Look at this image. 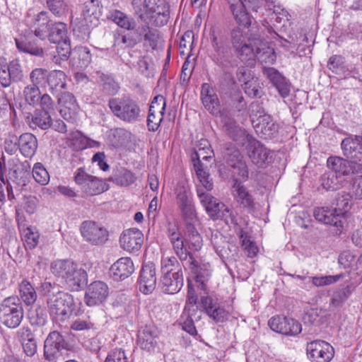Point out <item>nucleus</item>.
<instances>
[{
	"mask_svg": "<svg viewBox=\"0 0 362 362\" xmlns=\"http://www.w3.org/2000/svg\"><path fill=\"white\" fill-rule=\"evenodd\" d=\"M88 281V275L82 268L75 264L74 269L64 280V283L72 291H78Z\"/></svg>",
	"mask_w": 362,
	"mask_h": 362,
	"instance_id": "c756f323",
	"label": "nucleus"
},
{
	"mask_svg": "<svg viewBox=\"0 0 362 362\" xmlns=\"http://www.w3.org/2000/svg\"><path fill=\"white\" fill-rule=\"evenodd\" d=\"M327 166L338 175H349L362 170L355 160H327Z\"/></svg>",
	"mask_w": 362,
	"mask_h": 362,
	"instance_id": "393cba45",
	"label": "nucleus"
},
{
	"mask_svg": "<svg viewBox=\"0 0 362 362\" xmlns=\"http://www.w3.org/2000/svg\"><path fill=\"white\" fill-rule=\"evenodd\" d=\"M252 125L256 133L264 139L274 138L279 129V125L270 115H261L258 119L253 120Z\"/></svg>",
	"mask_w": 362,
	"mask_h": 362,
	"instance_id": "a211bd4d",
	"label": "nucleus"
},
{
	"mask_svg": "<svg viewBox=\"0 0 362 362\" xmlns=\"http://www.w3.org/2000/svg\"><path fill=\"white\" fill-rule=\"evenodd\" d=\"M306 351L312 362H329L334 356L333 346L323 340H314L308 343Z\"/></svg>",
	"mask_w": 362,
	"mask_h": 362,
	"instance_id": "f8f14e48",
	"label": "nucleus"
},
{
	"mask_svg": "<svg viewBox=\"0 0 362 362\" xmlns=\"http://www.w3.org/2000/svg\"><path fill=\"white\" fill-rule=\"evenodd\" d=\"M25 119L26 123L33 129L40 128L42 130H47L52 124L51 113L39 109L35 110L33 113H28Z\"/></svg>",
	"mask_w": 362,
	"mask_h": 362,
	"instance_id": "4be33fe9",
	"label": "nucleus"
},
{
	"mask_svg": "<svg viewBox=\"0 0 362 362\" xmlns=\"http://www.w3.org/2000/svg\"><path fill=\"white\" fill-rule=\"evenodd\" d=\"M23 96L30 105L35 106L39 103L41 92L39 87L28 85L24 88Z\"/></svg>",
	"mask_w": 362,
	"mask_h": 362,
	"instance_id": "864d4df0",
	"label": "nucleus"
},
{
	"mask_svg": "<svg viewBox=\"0 0 362 362\" xmlns=\"http://www.w3.org/2000/svg\"><path fill=\"white\" fill-rule=\"evenodd\" d=\"M46 2L49 11L57 16H61L66 11L67 6L64 0H47Z\"/></svg>",
	"mask_w": 362,
	"mask_h": 362,
	"instance_id": "69168bd1",
	"label": "nucleus"
},
{
	"mask_svg": "<svg viewBox=\"0 0 362 362\" xmlns=\"http://www.w3.org/2000/svg\"><path fill=\"white\" fill-rule=\"evenodd\" d=\"M233 168V173L238 177L235 179L233 185V195L235 200L248 211H254L255 204L254 199L247 189L239 181H245L248 177V171L245 160H228Z\"/></svg>",
	"mask_w": 362,
	"mask_h": 362,
	"instance_id": "20e7f679",
	"label": "nucleus"
},
{
	"mask_svg": "<svg viewBox=\"0 0 362 362\" xmlns=\"http://www.w3.org/2000/svg\"><path fill=\"white\" fill-rule=\"evenodd\" d=\"M50 315L59 320H64L71 314L74 300L72 296L58 292L52 296L47 301Z\"/></svg>",
	"mask_w": 362,
	"mask_h": 362,
	"instance_id": "6e6552de",
	"label": "nucleus"
},
{
	"mask_svg": "<svg viewBox=\"0 0 362 362\" xmlns=\"http://www.w3.org/2000/svg\"><path fill=\"white\" fill-rule=\"evenodd\" d=\"M189 268L194 275L197 286L205 291L206 283L211 276V266L209 263H202L190 257Z\"/></svg>",
	"mask_w": 362,
	"mask_h": 362,
	"instance_id": "412c9836",
	"label": "nucleus"
},
{
	"mask_svg": "<svg viewBox=\"0 0 362 362\" xmlns=\"http://www.w3.org/2000/svg\"><path fill=\"white\" fill-rule=\"evenodd\" d=\"M197 193L201 204L211 218L215 220L230 218L233 220V216L231 210L223 203L219 202L211 194L205 192L202 187H197Z\"/></svg>",
	"mask_w": 362,
	"mask_h": 362,
	"instance_id": "0eeeda50",
	"label": "nucleus"
},
{
	"mask_svg": "<svg viewBox=\"0 0 362 362\" xmlns=\"http://www.w3.org/2000/svg\"><path fill=\"white\" fill-rule=\"evenodd\" d=\"M68 350V344L62 335L57 331L51 332L47 336L44 345V356L49 362H57Z\"/></svg>",
	"mask_w": 362,
	"mask_h": 362,
	"instance_id": "9d476101",
	"label": "nucleus"
},
{
	"mask_svg": "<svg viewBox=\"0 0 362 362\" xmlns=\"http://www.w3.org/2000/svg\"><path fill=\"white\" fill-rule=\"evenodd\" d=\"M75 263L68 259H58L54 261L50 266L52 273L61 278L64 281L73 271Z\"/></svg>",
	"mask_w": 362,
	"mask_h": 362,
	"instance_id": "4c0bfd02",
	"label": "nucleus"
},
{
	"mask_svg": "<svg viewBox=\"0 0 362 362\" xmlns=\"http://www.w3.org/2000/svg\"><path fill=\"white\" fill-rule=\"evenodd\" d=\"M134 271V264L129 257L119 259L110 267L111 274L117 280L128 277Z\"/></svg>",
	"mask_w": 362,
	"mask_h": 362,
	"instance_id": "cd10ccee",
	"label": "nucleus"
},
{
	"mask_svg": "<svg viewBox=\"0 0 362 362\" xmlns=\"http://www.w3.org/2000/svg\"><path fill=\"white\" fill-rule=\"evenodd\" d=\"M49 72L46 69L35 68L30 74V81L32 86H45L47 81Z\"/></svg>",
	"mask_w": 362,
	"mask_h": 362,
	"instance_id": "5fc2aeb1",
	"label": "nucleus"
},
{
	"mask_svg": "<svg viewBox=\"0 0 362 362\" xmlns=\"http://www.w3.org/2000/svg\"><path fill=\"white\" fill-rule=\"evenodd\" d=\"M160 331L153 325H146L141 328L137 335V344L144 350L149 352L160 351L162 341Z\"/></svg>",
	"mask_w": 362,
	"mask_h": 362,
	"instance_id": "9b49d317",
	"label": "nucleus"
},
{
	"mask_svg": "<svg viewBox=\"0 0 362 362\" xmlns=\"http://www.w3.org/2000/svg\"><path fill=\"white\" fill-rule=\"evenodd\" d=\"M37 148L36 137L30 134L25 133L20 136L18 139V149L24 157L31 158Z\"/></svg>",
	"mask_w": 362,
	"mask_h": 362,
	"instance_id": "2f4dec72",
	"label": "nucleus"
},
{
	"mask_svg": "<svg viewBox=\"0 0 362 362\" xmlns=\"http://www.w3.org/2000/svg\"><path fill=\"white\" fill-rule=\"evenodd\" d=\"M165 110H160V107L150 105L147 118V126L149 131L155 132L163 121Z\"/></svg>",
	"mask_w": 362,
	"mask_h": 362,
	"instance_id": "a18cd8bd",
	"label": "nucleus"
},
{
	"mask_svg": "<svg viewBox=\"0 0 362 362\" xmlns=\"http://www.w3.org/2000/svg\"><path fill=\"white\" fill-rule=\"evenodd\" d=\"M247 151L250 158H272L277 156L275 152L270 151L257 141L251 143L247 148Z\"/></svg>",
	"mask_w": 362,
	"mask_h": 362,
	"instance_id": "a19ab883",
	"label": "nucleus"
},
{
	"mask_svg": "<svg viewBox=\"0 0 362 362\" xmlns=\"http://www.w3.org/2000/svg\"><path fill=\"white\" fill-rule=\"evenodd\" d=\"M313 214L315 219L319 222L333 226L336 228L337 233H341L344 221L342 219H339L334 209L329 207H318L315 209Z\"/></svg>",
	"mask_w": 362,
	"mask_h": 362,
	"instance_id": "6ab92c4d",
	"label": "nucleus"
},
{
	"mask_svg": "<svg viewBox=\"0 0 362 362\" xmlns=\"http://www.w3.org/2000/svg\"><path fill=\"white\" fill-rule=\"evenodd\" d=\"M151 26V24L144 23L138 28V32L139 36L143 37L144 45L156 49L160 39V32Z\"/></svg>",
	"mask_w": 362,
	"mask_h": 362,
	"instance_id": "7c9ffc66",
	"label": "nucleus"
},
{
	"mask_svg": "<svg viewBox=\"0 0 362 362\" xmlns=\"http://www.w3.org/2000/svg\"><path fill=\"white\" fill-rule=\"evenodd\" d=\"M111 113L119 120L133 124L140 120L141 110L139 103L128 96L112 97L107 100Z\"/></svg>",
	"mask_w": 362,
	"mask_h": 362,
	"instance_id": "39448f33",
	"label": "nucleus"
},
{
	"mask_svg": "<svg viewBox=\"0 0 362 362\" xmlns=\"http://www.w3.org/2000/svg\"><path fill=\"white\" fill-rule=\"evenodd\" d=\"M156 281L155 265L153 263L144 264L139 280L140 291L144 294L152 293L156 288Z\"/></svg>",
	"mask_w": 362,
	"mask_h": 362,
	"instance_id": "aec40b11",
	"label": "nucleus"
},
{
	"mask_svg": "<svg viewBox=\"0 0 362 362\" xmlns=\"http://www.w3.org/2000/svg\"><path fill=\"white\" fill-rule=\"evenodd\" d=\"M237 57L243 62L252 66L257 58V47L255 48L251 40L234 50Z\"/></svg>",
	"mask_w": 362,
	"mask_h": 362,
	"instance_id": "58836bf2",
	"label": "nucleus"
},
{
	"mask_svg": "<svg viewBox=\"0 0 362 362\" xmlns=\"http://www.w3.org/2000/svg\"><path fill=\"white\" fill-rule=\"evenodd\" d=\"M168 235L177 255L180 258L186 257L187 253V245L182 239V233L177 223H169Z\"/></svg>",
	"mask_w": 362,
	"mask_h": 362,
	"instance_id": "5701e85b",
	"label": "nucleus"
},
{
	"mask_svg": "<svg viewBox=\"0 0 362 362\" xmlns=\"http://www.w3.org/2000/svg\"><path fill=\"white\" fill-rule=\"evenodd\" d=\"M7 70L12 82H18L22 80L23 77V70L17 60L11 62L7 65Z\"/></svg>",
	"mask_w": 362,
	"mask_h": 362,
	"instance_id": "0e129e2a",
	"label": "nucleus"
},
{
	"mask_svg": "<svg viewBox=\"0 0 362 362\" xmlns=\"http://www.w3.org/2000/svg\"><path fill=\"white\" fill-rule=\"evenodd\" d=\"M121 248L129 253H137L144 243L143 233L135 228H128L121 233L119 240Z\"/></svg>",
	"mask_w": 362,
	"mask_h": 362,
	"instance_id": "4468645a",
	"label": "nucleus"
},
{
	"mask_svg": "<svg viewBox=\"0 0 362 362\" xmlns=\"http://www.w3.org/2000/svg\"><path fill=\"white\" fill-rule=\"evenodd\" d=\"M256 59H258L261 64H272L276 61L275 52L269 47L262 49L257 47Z\"/></svg>",
	"mask_w": 362,
	"mask_h": 362,
	"instance_id": "bf43d9fd",
	"label": "nucleus"
},
{
	"mask_svg": "<svg viewBox=\"0 0 362 362\" xmlns=\"http://www.w3.org/2000/svg\"><path fill=\"white\" fill-rule=\"evenodd\" d=\"M182 273V268L176 257L163 256L161 259V272L163 275H169L175 273Z\"/></svg>",
	"mask_w": 362,
	"mask_h": 362,
	"instance_id": "8fccbe9b",
	"label": "nucleus"
},
{
	"mask_svg": "<svg viewBox=\"0 0 362 362\" xmlns=\"http://www.w3.org/2000/svg\"><path fill=\"white\" fill-rule=\"evenodd\" d=\"M22 340V345L25 354L28 356H33L37 352V343L34 335L28 327H22L18 331Z\"/></svg>",
	"mask_w": 362,
	"mask_h": 362,
	"instance_id": "c9c22d12",
	"label": "nucleus"
},
{
	"mask_svg": "<svg viewBox=\"0 0 362 362\" xmlns=\"http://www.w3.org/2000/svg\"><path fill=\"white\" fill-rule=\"evenodd\" d=\"M83 238L93 245H100L108 238L107 230L93 221H84L81 226Z\"/></svg>",
	"mask_w": 362,
	"mask_h": 362,
	"instance_id": "ddd939ff",
	"label": "nucleus"
},
{
	"mask_svg": "<svg viewBox=\"0 0 362 362\" xmlns=\"http://www.w3.org/2000/svg\"><path fill=\"white\" fill-rule=\"evenodd\" d=\"M341 148L347 158H362V148L356 136L354 138H345L341 142Z\"/></svg>",
	"mask_w": 362,
	"mask_h": 362,
	"instance_id": "e433bc0d",
	"label": "nucleus"
},
{
	"mask_svg": "<svg viewBox=\"0 0 362 362\" xmlns=\"http://www.w3.org/2000/svg\"><path fill=\"white\" fill-rule=\"evenodd\" d=\"M110 18L118 26L125 30H132L135 28L136 23L134 19L119 10L111 12Z\"/></svg>",
	"mask_w": 362,
	"mask_h": 362,
	"instance_id": "c03bdc74",
	"label": "nucleus"
},
{
	"mask_svg": "<svg viewBox=\"0 0 362 362\" xmlns=\"http://www.w3.org/2000/svg\"><path fill=\"white\" fill-rule=\"evenodd\" d=\"M193 314L190 312H187V308L184 309V311L180 317V324L182 325V329L188 332L189 334L194 336L197 335V331L194 325V320L192 319Z\"/></svg>",
	"mask_w": 362,
	"mask_h": 362,
	"instance_id": "6e6d98bb",
	"label": "nucleus"
},
{
	"mask_svg": "<svg viewBox=\"0 0 362 362\" xmlns=\"http://www.w3.org/2000/svg\"><path fill=\"white\" fill-rule=\"evenodd\" d=\"M321 185L326 190H337L340 187L338 175L335 173H325L321 177Z\"/></svg>",
	"mask_w": 362,
	"mask_h": 362,
	"instance_id": "052dcab7",
	"label": "nucleus"
},
{
	"mask_svg": "<svg viewBox=\"0 0 362 362\" xmlns=\"http://www.w3.org/2000/svg\"><path fill=\"white\" fill-rule=\"evenodd\" d=\"M15 42L17 49L22 52L30 54L33 56L42 57L44 49L37 45L35 40H30L27 37L16 38Z\"/></svg>",
	"mask_w": 362,
	"mask_h": 362,
	"instance_id": "473e14b6",
	"label": "nucleus"
},
{
	"mask_svg": "<svg viewBox=\"0 0 362 362\" xmlns=\"http://www.w3.org/2000/svg\"><path fill=\"white\" fill-rule=\"evenodd\" d=\"M160 282L163 292L168 294L176 293L183 286V274L175 271L173 274L163 275Z\"/></svg>",
	"mask_w": 362,
	"mask_h": 362,
	"instance_id": "c85d7f7f",
	"label": "nucleus"
},
{
	"mask_svg": "<svg viewBox=\"0 0 362 362\" xmlns=\"http://www.w3.org/2000/svg\"><path fill=\"white\" fill-rule=\"evenodd\" d=\"M344 276V275L342 274L322 276H313L312 277V283L317 287H322L333 284L342 279Z\"/></svg>",
	"mask_w": 362,
	"mask_h": 362,
	"instance_id": "13d9d810",
	"label": "nucleus"
},
{
	"mask_svg": "<svg viewBox=\"0 0 362 362\" xmlns=\"http://www.w3.org/2000/svg\"><path fill=\"white\" fill-rule=\"evenodd\" d=\"M185 243L189 250L193 251L199 250L203 246V240L200 234L194 228V225L187 226Z\"/></svg>",
	"mask_w": 362,
	"mask_h": 362,
	"instance_id": "37998d69",
	"label": "nucleus"
},
{
	"mask_svg": "<svg viewBox=\"0 0 362 362\" xmlns=\"http://www.w3.org/2000/svg\"><path fill=\"white\" fill-rule=\"evenodd\" d=\"M75 182L81 186L83 192L87 196L98 195L109 189V185L106 182L87 174L81 168L77 170L75 175Z\"/></svg>",
	"mask_w": 362,
	"mask_h": 362,
	"instance_id": "1a4fd4ad",
	"label": "nucleus"
},
{
	"mask_svg": "<svg viewBox=\"0 0 362 362\" xmlns=\"http://www.w3.org/2000/svg\"><path fill=\"white\" fill-rule=\"evenodd\" d=\"M212 58L217 65L225 69L233 68L237 66L236 61L230 53L228 46L214 50Z\"/></svg>",
	"mask_w": 362,
	"mask_h": 362,
	"instance_id": "f704fd0d",
	"label": "nucleus"
},
{
	"mask_svg": "<svg viewBox=\"0 0 362 362\" xmlns=\"http://www.w3.org/2000/svg\"><path fill=\"white\" fill-rule=\"evenodd\" d=\"M337 206L333 208L339 219L345 221V216L351 207V202L349 195L342 194L337 199Z\"/></svg>",
	"mask_w": 362,
	"mask_h": 362,
	"instance_id": "603ef678",
	"label": "nucleus"
},
{
	"mask_svg": "<svg viewBox=\"0 0 362 362\" xmlns=\"http://www.w3.org/2000/svg\"><path fill=\"white\" fill-rule=\"evenodd\" d=\"M100 1L99 0H88L83 4L82 13L84 18L86 19L87 18L94 16L96 18L95 16L97 15V12L99 8Z\"/></svg>",
	"mask_w": 362,
	"mask_h": 362,
	"instance_id": "338daca9",
	"label": "nucleus"
},
{
	"mask_svg": "<svg viewBox=\"0 0 362 362\" xmlns=\"http://www.w3.org/2000/svg\"><path fill=\"white\" fill-rule=\"evenodd\" d=\"M268 325L274 332L285 335L295 336L302 331V327L297 320L281 316H274L268 322Z\"/></svg>",
	"mask_w": 362,
	"mask_h": 362,
	"instance_id": "2eb2a0df",
	"label": "nucleus"
},
{
	"mask_svg": "<svg viewBox=\"0 0 362 362\" xmlns=\"http://www.w3.org/2000/svg\"><path fill=\"white\" fill-rule=\"evenodd\" d=\"M200 95L205 109L214 116H220L228 134L236 140V136L241 134L243 130L234 119L230 117L223 110H221V103L215 88L208 83H204L201 87Z\"/></svg>",
	"mask_w": 362,
	"mask_h": 362,
	"instance_id": "f03ea898",
	"label": "nucleus"
},
{
	"mask_svg": "<svg viewBox=\"0 0 362 362\" xmlns=\"http://www.w3.org/2000/svg\"><path fill=\"white\" fill-rule=\"evenodd\" d=\"M109 289L107 285L101 281H95L88 286L84 300L88 306L101 304L107 297Z\"/></svg>",
	"mask_w": 362,
	"mask_h": 362,
	"instance_id": "f3484780",
	"label": "nucleus"
},
{
	"mask_svg": "<svg viewBox=\"0 0 362 362\" xmlns=\"http://www.w3.org/2000/svg\"><path fill=\"white\" fill-rule=\"evenodd\" d=\"M73 66L81 69H86L91 62V54L86 47H76L72 51Z\"/></svg>",
	"mask_w": 362,
	"mask_h": 362,
	"instance_id": "72a5a7b5",
	"label": "nucleus"
},
{
	"mask_svg": "<svg viewBox=\"0 0 362 362\" xmlns=\"http://www.w3.org/2000/svg\"><path fill=\"white\" fill-rule=\"evenodd\" d=\"M214 153L207 139H201L190 151V158H212Z\"/></svg>",
	"mask_w": 362,
	"mask_h": 362,
	"instance_id": "ea45409f",
	"label": "nucleus"
},
{
	"mask_svg": "<svg viewBox=\"0 0 362 362\" xmlns=\"http://www.w3.org/2000/svg\"><path fill=\"white\" fill-rule=\"evenodd\" d=\"M46 85L52 95H59L66 88V75L61 70H52L49 72Z\"/></svg>",
	"mask_w": 362,
	"mask_h": 362,
	"instance_id": "bb28decb",
	"label": "nucleus"
},
{
	"mask_svg": "<svg viewBox=\"0 0 362 362\" xmlns=\"http://www.w3.org/2000/svg\"><path fill=\"white\" fill-rule=\"evenodd\" d=\"M134 13L144 23L160 28L170 18V5L166 0H132Z\"/></svg>",
	"mask_w": 362,
	"mask_h": 362,
	"instance_id": "f257e3e1",
	"label": "nucleus"
},
{
	"mask_svg": "<svg viewBox=\"0 0 362 362\" xmlns=\"http://www.w3.org/2000/svg\"><path fill=\"white\" fill-rule=\"evenodd\" d=\"M57 51L60 59L63 61L67 60L71 53V42L70 39L66 38L60 42H57Z\"/></svg>",
	"mask_w": 362,
	"mask_h": 362,
	"instance_id": "774afa93",
	"label": "nucleus"
},
{
	"mask_svg": "<svg viewBox=\"0 0 362 362\" xmlns=\"http://www.w3.org/2000/svg\"><path fill=\"white\" fill-rule=\"evenodd\" d=\"M33 176L35 180L42 185H47L49 181V173L40 163L34 165Z\"/></svg>",
	"mask_w": 362,
	"mask_h": 362,
	"instance_id": "4d7b16f0",
	"label": "nucleus"
},
{
	"mask_svg": "<svg viewBox=\"0 0 362 362\" xmlns=\"http://www.w3.org/2000/svg\"><path fill=\"white\" fill-rule=\"evenodd\" d=\"M0 316L6 327H17L23 317L20 299L16 296H10L4 299L0 306Z\"/></svg>",
	"mask_w": 362,
	"mask_h": 362,
	"instance_id": "423d86ee",
	"label": "nucleus"
},
{
	"mask_svg": "<svg viewBox=\"0 0 362 362\" xmlns=\"http://www.w3.org/2000/svg\"><path fill=\"white\" fill-rule=\"evenodd\" d=\"M210 40L214 50L228 47L226 37L219 30L211 29L210 30Z\"/></svg>",
	"mask_w": 362,
	"mask_h": 362,
	"instance_id": "e2e57ef3",
	"label": "nucleus"
},
{
	"mask_svg": "<svg viewBox=\"0 0 362 362\" xmlns=\"http://www.w3.org/2000/svg\"><path fill=\"white\" fill-rule=\"evenodd\" d=\"M230 40L234 50L250 41L247 33L240 27L233 28L230 33Z\"/></svg>",
	"mask_w": 362,
	"mask_h": 362,
	"instance_id": "3c124183",
	"label": "nucleus"
},
{
	"mask_svg": "<svg viewBox=\"0 0 362 362\" xmlns=\"http://www.w3.org/2000/svg\"><path fill=\"white\" fill-rule=\"evenodd\" d=\"M19 292L21 299L25 304L31 305L35 302L37 298L36 292L28 281H22L19 285Z\"/></svg>",
	"mask_w": 362,
	"mask_h": 362,
	"instance_id": "de8ad7c7",
	"label": "nucleus"
},
{
	"mask_svg": "<svg viewBox=\"0 0 362 362\" xmlns=\"http://www.w3.org/2000/svg\"><path fill=\"white\" fill-rule=\"evenodd\" d=\"M99 80L102 83V91L107 95H115L119 90V85L110 76L103 73H98Z\"/></svg>",
	"mask_w": 362,
	"mask_h": 362,
	"instance_id": "49530a36",
	"label": "nucleus"
},
{
	"mask_svg": "<svg viewBox=\"0 0 362 362\" xmlns=\"http://www.w3.org/2000/svg\"><path fill=\"white\" fill-rule=\"evenodd\" d=\"M360 261V258L357 259L356 255L351 251H344L341 252L338 259L339 264L343 266L344 268H349L354 266H357L358 262Z\"/></svg>",
	"mask_w": 362,
	"mask_h": 362,
	"instance_id": "680f3d73",
	"label": "nucleus"
},
{
	"mask_svg": "<svg viewBox=\"0 0 362 362\" xmlns=\"http://www.w3.org/2000/svg\"><path fill=\"white\" fill-rule=\"evenodd\" d=\"M263 74L276 87L283 98H286L289 95L290 85L277 70L272 67H264Z\"/></svg>",
	"mask_w": 362,
	"mask_h": 362,
	"instance_id": "a878e982",
	"label": "nucleus"
},
{
	"mask_svg": "<svg viewBox=\"0 0 362 362\" xmlns=\"http://www.w3.org/2000/svg\"><path fill=\"white\" fill-rule=\"evenodd\" d=\"M230 10L234 20L239 26L248 28L252 24V16L247 12L245 3L242 1H228Z\"/></svg>",
	"mask_w": 362,
	"mask_h": 362,
	"instance_id": "b1692460",
	"label": "nucleus"
},
{
	"mask_svg": "<svg viewBox=\"0 0 362 362\" xmlns=\"http://www.w3.org/2000/svg\"><path fill=\"white\" fill-rule=\"evenodd\" d=\"M34 26L35 36L42 40L47 39L51 43H57L69 38L66 24L52 21L45 11L37 15Z\"/></svg>",
	"mask_w": 362,
	"mask_h": 362,
	"instance_id": "7ed1b4c3",
	"label": "nucleus"
},
{
	"mask_svg": "<svg viewBox=\"0 0 362 362\" xmlns=\"http://www.w3.org/2000/svg\"><path fill=\"white\" fill-rule=\"evenodd\" d=\"M18 227L26 247L30 250L35 248L39 243L40 238L37 230L32 227L24 228V226L19 221Z\"/></svg>",
	"mask_w": 362,
	"mask_h": 362,
	"instance_id": "79ce46f5",
	"label": "nucleus"
},
{
	"mask_svg": "<svg viewBox=\"0 0 362 362\" xmlns=\"http://www.w3.org/2000/svg\"><path fill=\"white\" fill-rule=\"evenodd\" d=\"M57 95L60 115L67 122H74L78 110L75 96L68 91L62 92Z\"/></svg>",
	"mask_w": 362,
	"mask_h": 362,
	"instance_id": "dca6fc26",
	"label": "nucleus"
},
{
	"mask_svg": "<svg viewBox=\"0 0 362 362\" xmlns=\"http://www.w3.org/2000/svg\"><path fill=\"white\" fill-rule=\"evenodd\" d=\"M131 133L124 128H115L110 130V141L114 146H121L126 144L130 138Z\"/></svg>",
	"mask_w": 362,
	"mask_h": 362,
	"instance_id": "09e8293b",
	"label": "nucleus"
}]
</instances>
